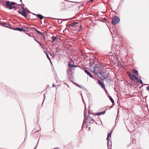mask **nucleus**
<instances>
[{"label":"nucleus","instance_id":"obj_13","mask_svg":"<svg viewBox=\"0 0 149 149\" xmlns=\"http://www.w3.org/2000/svg\"><path fill=\"white\" fill-rule=\"evenodd\" d=\"M111 132L109 133L108 134V136H107V140L108 142L110 140V138H111Z\"/></svg>","mask_w":149,"mask_h":149},{"label":"nucleus","instance_id":"obj_27","mask_svg":"<svg viewBox=\"0 0 149 149\" xmlns=\"http://www.w3.org/2000/svg\"><path fill=\"white\" fill-rule=\"evenodd\" d=\"M52 87H56V85H54V84H53L52 86Z\"/></svg>","mask_w":149,"mask_h":149},{"label":"nucleus","instance_id":"obj_7","mask_svg":"<svg viewBox=\"0 0 149 149\" xmlns=\"http://www.w3.org/2000/svg\"><path fill=\"white\" fill-rule=\"evenodd\" d=\"M100 68L99 67H96L95 68L94 70L93 71V72L96 75L99 73H100L101 72L100 71Z\"/></svg>","mask_w":149,"mask_h":149},{"label":"nucleus","instance_id":"obj_2","mask_svg":"<svg viewBox=\"0 0 149 149\" xmlns=\"http://www.w3.org/2000/svg\"><path fill=\"white\" fill-rule=\"evenodd\" d=\"M120 21V18L117 17H113L112 19V22L113 25H116L119 23Z\"/></svg>","mask_w":149,"mask_h":149},{"label":"nucleus","instance_id":"obj_8","mask_svg":"<svg viewBox=\"0 0 149 149\" xmlns=\"http://www.w3.org/2000/svg\"><path fill=\"white\" fill-rule=\"evenodd\" d=\"M39 129V127L38 126H36L33 129L32 132L33 133H34L38 131L39 130H40V129Z\"/></svg>","mask_w":149,"mask_h":149},{"label":"nucleus","instance_id":"obj_25","mask_svg":"<svg viewBox=\"0 0 149 149\" xmlns=\"http://www.w3.org/2000/svg\"><path fill=\"white\" fill-rule=\"evenodd\" d=\"M53 149H60V148L58 147H56L54 148Z\"/></svg>","mask_w":149,"mask_h":149},{"label":"nucleus","instance_id":"obj_29","mask_svg":"<svg viewBox=\"0 0 149 149\" xmlns=\"http://www.w3.org/2000/svg\"><path fill=\"white\" fill-rule=\"evenodd\" d=\"M45 52L46 54V55H47V53L46 51H45Z\"/></svg>","mask_w":149,"mask_h":149},{"label":"nucleus","instance_id":"obj_17","mask_svg":"<svg viewBox=\"0 0 149 149\" xmlns=\"http://www.w3.org/2000/svg\"><path fill=\"white\" fill-rule=\"evenodd\" d=\"M22 31H28V28L25 27H22Z\"/></svg>","mask_w":149,"mask_h":149},{"label":"nucleus","instance_id":"obj_26","mask_svg":"<svg viewBox=\"0 0 149 149\" xmlns=\"http://www.w3.org/2000/svg\"><path fill=\"white\" fill-rule=\"evenodd\" d=\"M146 89L148 90H149V86H148L146 87Z\"/></svg>","mask_w":149,"mask_h":149},{"label":"nucleus","instance_id":"obj_14","mask_svg":"<svg viewBox=\"0 0 149 149\" xmlns=\"http://www.w3.org/2000/svg\"><path fill=\"white\" fill-rule=\"evenodd\" d=\"M132 73L134 74L135 75H138V72L137 70L135 69L132 70Z\"/></svg>","mask_w":149,"mask_h":149},{"label":"nucleus","instance_id":"obj_9","mask_svg":"<svg viewBox=\"0 0 149 149\" xmlns=\"http://www.w3.org/2000/svg\"><path fill=\"white\" fill-rule=\"evenodd\" d=\"M77 24H79L77 22H74L71 24H70V26L73 27V28H75Z\"/></svg>","mask_w":149,"mask_h":149},{"label":"nucleus","instance_id":"obj_6","mask_svg":"<svg viewBox=\"0 0 149 149\" xmlns=\"http://www.w3.org/2000/svg\"><path fill=\"white\" fill-rule=\"evenodd\" d=\"M128 75L130 77V79L133 81H134L136 79V77L133 74H132L129 72H127Z\"/></svg>","mask_w":149,"mask_h":149},{"label":"nucleus","instance_id":"obj_16","mask_svg":"<svg viewBox=\"0 0 149 149\" xmlns=\"http://www.w3.org/2000/svg\"><path fill=\"white\" fill-rule=\"evenodd\" d=\"M136 80L139 83H140L142 84V81H141V79L140 78L137 77H136Z\"/></svg>","mask_w":149,"mask_h":149},{"label":"nucleus","instance_id":"obj_24","mask_svg":"<svg viewBox=\"0 0 149 149\" xmlns=\"http://www.w3.org/2000/svg\"><path fill=\"white\" fill-rule=\"evenodd\" d=\"M2 24V25H3L4 26H5V25H8V24H7L5 23H3V24Z\"/></svg>","mask_w":149,"mask_h":149},{"label":"nucleus","instance_id":"obj_19","mask_svg":"<svg viewBox=\"0 0 149 149\" xmlns=\"http://www.w3.org/2000/svg\"><path fill=\"white\" fill-rule=\"evenodd\" d=\"M15 30L17 31H22V27L21 28H18V27H16L15 28Z\"/></svg>","mask_w":149,"mask_h":149},{"label":"nucleus","instance_id":"obj_3","mask_svg":"<svg viewBox=\"0 0 149 149\" xmlns=\"http://www.w3.org/2000/svg\"><path fill=\"white\" fill-rule=\"evenodd\" d=\"M81 29V26L80 24H78L75 28H73V31L75 32V33H79Z\"/></svg>","mask_w":149,"mask_h":149},{"label":"nucleus","instance_id":"obj_31","mask_svg":"<svg viewBox=\"0 0 149 149\" xmlns=\"http://www.w3.org/2000/svg\"><path fill=\"white\" fill-rule=\"evenodd\" d=\"M90 128L89 127V130H90Z\"/></svg>","mask_w":149,"mask_h":149},{"label":"nucleus","instance_id":"obj_10","mask_svg":"<svg viewBox=\"0 0 149 149\" xmlns=\"http://www.w3.org/2000/svg\"><path fill=\"white\" fill-rule=\"evenodd\" d=\"M98 84H99L103 88H105V87L104 85L103 84L102 82H101V81L99 80H98Z\"/></svg>","mask_w":149,"mask_h":149},{"label":"nucleus","instance_id":"obj_22","mask_svg":"<svg viewBox=\"0 0 149 149\" xmlns=\"http://www.w3.org/2000/svg\"><path fill=\"white\" fill-rule=\"evenodd\" d=\"M109 98L110 100L111 101V102L113 103L114 102V101L113 100V99H112V97L110 96H109Z\"/></svg>","mask_w":149,"mask_h":149},{"label":"nucleus","instance_id":"obj_21","mask_svg":"<svg viewBox=\"0 0 149 149\" xmlns=\"http://www.w3.org/2000/svg\"><path fill=\"white\" fill-rule=\"evenodd\" d=\"M38 17H39L41 19H42L43 18V16L42 15H38Z\"/></svg>","mask_w":149,"mask_h":149},{"label":"nucleus","instance_id":"obj_5","mask_svg":"<svg viewBox=\"0 0 149 149\" xmlns=\"http://www.w3.org/2000/svg\"><path fill=\"white\" fill-rule=\"evenodd\" d=\"M66 5L64 3L61 2L59 5V8L61 10H64L66 9Z\"/></svg>","mask_w":149,"mask_h":149},{"label":"nucleus","instance_id":"obj_1","mask_svg":"<svg viewBox=\"0 0 149 149\" xmlns=\"http://www.w3.org/2000/svg\"><path fill=\"white\" fill-rule=\"evenodd\" d=\"M5 4L6 6L9 8V9H12L14 8H15L14 6H12V5H17V3L14 2H10L9 1H7L6 2Z\"/></svg>","mask_w":149,"mask_h":149},{"label":"nucleus","instance_id":"obj_20","mask_svg":"<svg viewBox=\"0 0 149 149\" xmlns=\"http://www.w3.org/2000/svg\"><path fill=\"white\" fill-rule=\"evenodd\" d=\"M52 38H53V40L52 41V42H53L55 41L57 39V38L55 36L52 37Z\"/></svg>","mask_w":149,"mask_h":149},{"label":"nucleus","instance_id":"obj_23","mask_svg":"<svg viewBox=\"0 0 149 149\" xmlns=\"http://www.w3.org/2000/svg\"><path fill=\"white\" fill-rule=\"evenodd\" d=\"M47 58H48L49 60L50 61V59L49 57V56L48 54H47Z\"/></svg>","mask_w":149,"mask_h":149},{"label":"nucleus","instance_id":"obj_28","mask_svg":"<svg viewBox=\"0 0 149 149\" xmlns=\"http://www.w3.org/2000/svg\"><path fill=\"white\" fill-rule=\"evenodd\" d=\"M77 86H78V87H79L80 88H81L80 86L79 85H77Z\"/></svg>","mask_w":149,"mask_h":149},{"label":"nucleus","instance_id":"obj_4","mask_svg":"<svg viewBox=\"0 0 149 149\" xmlns=\"http://www.w3.org/2000/svg\"><path fill=\"white\" fill-rule=\"evenodd\" d=\"M18 13L25 17L27 16L26 10L24 8H22L21 11H18Z\"/></svg>","mask_w":149,"mask_h":149},{"label":"nucleus","instance_id":"obj_18","mask_svg":"<svg viewBox=\"0 0 149 149\" xmlns=\"http://www.w3.org/2000/svg\"><path fill=\"white\" fill-rule=\"evenodd\" d=\"M35 30L36 31V32L39 34L41 35H44L43 33L42 32H40L38 31L37 29H35Z\"/></svg>","mask_w":149,"mask_h":149},{"label":"nucleus","instance_id":"obj_11","mask_svg":"<svg viewBox=\"0 0 149 149\" xmlns=\"http://www.w3.org/2000/svg\"><path fill=\"white\" fill-rule=\"evenodd\" d=\"M106 73V72H101L100 73V74H101V75H102V77L103 78V79H101L102 80H103L104 79H105L106 77H107V76L105 74Z\"/></svg>","mask_w":149,"mask_h":149},{"label":"nucleus","instance_id":"obj_30","mask_svg":"<svg viewBox=\"0 0 149 149\" xmlns=\"http://www.w3.org/2000/svg\"><path fill=\"white\" fill-rule=\"evenodd\" d=\"M94 0H91V1H93Z\"/></svg>","mask_w":149,"mask_h":149},{"label":"nucleus","instance_id":"obj_32","mask_svg":"<svg viewBox=\"0 0 149 149\" xmlns=\"http://www.w3.org/2000/svg\"><path fill=\"white\" fill-rule=\"evenodd\" d=\"M104 20H105V18H104Z\"/></svg>","mask_w":149,"mask_h":149},{"label":"nucleus","instance_id":"obj_12","mask_svg":"<svg viewBox=\"0 0 149 149\" xmlns=\"http://www.w3.org/2000/svg\"><path fill=\"white\" fill-rule=\"evenodd\" d=\"M106 112L105 111H102L101 112H99L95 114V115L97 116H99L101 115L104 114Z\"/></svg>","mask_w":149,"mask_h":149},{"label":"nucleus","instance_id":"obj_15","mask_svg":"<svg viewBox=\"0 0 149 149\" xmlns=\"http://www.w3.org/2000/svg\"><path fill=\"white\" fill-rule=\"evenodd\" d=\"M84 71L87 74H88V75H89L90 77H91V78L93 77V75L92 74H91L87 70H85Z\"/></svg>","mask_w":149,"mask_h":149}]
</instances>
